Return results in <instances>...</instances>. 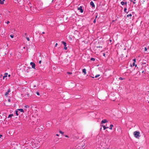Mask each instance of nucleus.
<instances>
[{
  "label": "nucleus",
  "mask_w": 149,
  "mask_h": 149,
  "mask_svg": "<svg viewBox=\"0 0 149 149\" xmlns=\"http://www.w3.org/2000/svg\"><path fill=\"white\" fill-rule=\"evenodd\" d=\"M134 136L137 138H138L139 137V132L137 131H135L133 133Z\"/></svg>",
  "instance_id": "f257e3e1"
},
{
  "label": "nucleus",
  "mask_w": 149,
  "mask_h": 149,
  "mask_svg": "<svg viewBox=\"0 0 149 149\" xmlns=\"http://www.w3.org/2000/svg\"><path fill=\"white\" fill-rule=\"evenodd\" d=\"M113 126V125H110V127L109 128L108 127H106L105 126H103V128L104 130H105L106 129H107L109 128L110 130H112V128Z\"/></svg>",
  "instance_id": "f03ea898"
},
{
  "label": "nucleus",
  "mask_w": 149,
  "mask_h": 149,
  "mask_svg": "<svg viewBox=\"0 0 149 149\" xmlns=\"http://www.w3.org/2000/svg\"><path fill=\"white\" fill-rule=\"evenodd\" d=\"M82 6H80L77 8L78 10L81 13H83L84 11L82 9Z\"/></svg>",
  "instance_id": "7ed1b4c3"
},
{
  "label": "nucleus",
  "mask_w": 149,
  "mask_h": 149,
  "mask_svg": "<svg viewBox=\"0 0 149 149\" xmlns=\"http://www.w3.org/2000/svg\"><path fill=\"white\" fill-rule=\"evenodd\" d=\"M38 4H40V5H38V8L39 9H40L42 8V3L41 2H39Z\"/></svg>",
  "instance_id": "20e7f679"
},
{
  "label": "nucleus",
  "mask_w": 149,
  "mask_h": 149,
  "mask_svg": "<svg viewBox=\"0 0 149 149\" xmlns=\"http://www.w3.org/2000/svg\"><path fill=\"white\" fill-rule=\"evenodd\" d=\"M62 43L64 45V49L65 50H67V47H66V43L64 42V41H62Z\"/></svg>",
  "instance_id": "39448f33"
},
{
  "label": "nucleus",
  "mask_w": 149,
  "mask_h": 149,
  "mask_svg": "<svg viewBox=\"0 0 149 149\" xmlns=\"http://www.w3.org/2000/svg\"><path fill=\"white\" fill-rule=\"evenodd\" d=\"M30 64L31 65L32 68L35 69L36 65L34 63L31 62L30 63Z\"/></svg>",
  "instance_id": "423d86ee"
},
{
  "label": "nucleus",
  "mask_w": 149,
  "mask_h": 149,
  "mask_svg": "<svg viewBox=\"0 0 149 149\" xmlns=\"http://www.w3.org/2000/svg\"><path fill=\"white\" fill-rule=\"evenodd\" d=\"M10 92V88L8 89L7 91L6 92L5 94V95L6 97L8 96V95L9 94V93Z\"/></svg>",
  "instance_id": "0eeeda50"
},
{
  "label": "nucleus",
  "mask_w": 149,
  "mask_h": 149,
  "mask_svg": "<svg viewBox=\"0 0 149 149\" xmlns=\"http://www.w3.org/2000/svg\"><path fill=\"white\" fill-rule=\"evenodd\" d=\"M115 130H121V128L120 127L117 126L115 128Z\"/></svg>",
  "instance_id": "6e6552de"
},
{
  "label": "nucleus",
  "mask_w": 149,
  "mask_h": 149,
  "mask_svg": "<svg viewBox=\"0 0 149 149\" xmlns=\"http://www.w3.org/2000/svg\"><path fill=\"white\" fill-rule=\"evenodd\" d=\"M90 4L91 5L92 7H94L95 6V5H94V3L92 1H91L90 3Z\"/></svg>",
  "instance_id": "1a4fd4ad"
},
{
  "label": "nucleus",
  "mask_w": 149,
  "mask_h": 149,
  "mask_svg": "<svg viewBox=\"0 0 149 149\" xmlns=\"http://www.w3.org/2000/svg\"><path fill=\"white\" fill-rule=\"evenodd\" d=\"M17 110H18V111H19V112H22L23 113L24 112V110L23 109H17Z\"/></svg>",
  "instance_id": "9d476101"
},
{
  "label": "nucleus",
  "mask_w": 149,
  "mask_h": 149,
  "mask_svg": "<svg viewBox=\"0 0 149 149\" xmlns=\"http://www.w3.org/2000/svg\"><path fill=\"white\" fill-rule=\"evenodd\" d=\"M24 96L26 98H28L29 97H30V96L29 93L26 94V95Z\"/></svg>",
  "instance_id": "9b49d317"
},
{
  "label": "nucleus",
  "mask_w": 149,
  "mask_h": 149,
  "mask_svg": "<svg viewBox=\"0 0 149 149\" xmlns=\"http://www.w3.org/2000/svg\"><path fill=\"white\" fill-rule=\"evenodd\" d=\"M82 72L84 73V75H85L86 74V69L85 68L83 69L82 70Z\"/></svg>",
  "instance_id": "f8f14e48"
},
{
  "label": "nucleus",
  "mask_w": 149,
  "mask_h": 149,
  "mask_svg": "<svg viewBox=\"0 0 149 149\" xmlns=\"http://www.w3.org/2000/svg\"><path fill=\"white\" fill-rule=\"evenodd\" d=\"M8 75V73H6L4 74V75L3 77V79H4L5 78L7 77Z\"/></svg>",
  "instance_id": "ddd939ff"
},
{
  "label": "nucleus",
  "mask_w": 149,
  "mask_h": 149,
  "mask_svg": "<svg viewBox=\"0 0 149 149\" xmlns=\"http://www.w3.org/2000/svg\"><path fill=\"white\" fill-rule=\"evenodd\" d=\"M5 0H0V4H3L4 3V1Z\"/></svg>",
  "instance_id": "4468645a"
},
{
  "label": "nucleus",
  "mask_w": 149,
  "mask_h": 149,
  "mask_svg": "<svg viewBox=\"0 0 149 149\" xmlns=\"http://www.w3.org/2000/svg\"><path fill=\"white\" fill-rule=\"evenodd\" d=\"M121 4L122 5H123L124 4L126 5L127 4V2H125V3L123 1H122L121 2Z\"/></svg>",
  "instance_id": "2eb2a0df"
},
{
  "label": "nucleus",
  "mask_w": 149,
  "mask_h": 149,
  "mask_svg": "<svg viewBox=\"0 0 149 149\" xmlns=\"http://www.w3.org/2000/svg\"><path fill=\"white\" fill-rule=\"evenodd\" d=\"M132 14H128L127 15V17H132Z\"/></svg>",
  "instance_id": "dca6fc26"
},
{
  "label": "nucleus",
  "mask_w": 149,
  "mask_h": 149,
  "mask_svg": "<svg viewBox=\"0 0 149 149\" xmlns=\"http://www.w3.org/2000/svg\"><path fill=\"white\" fill-rule=\"evenodd\" d=\"M130 1L131 2H132L134 4L136 3V2H135V1H136V0H130Z\"/></svg>",
  "instance_id": "f3484780"
},
{
  "label": "nucleus",
  "mask_w": 149,
  "mask_h": 149,
  "mask_svg": "<svg viewBox=\"0 0 149 149\" xmlns=\"http://www.w3.org/2000/svg\"><path fill=\"white\" fill-rule=\"evenodd\" d=\"M135 62H134L133 63H132V65L133 66H135V67H136V66H137V65H135Z\"/></svg>",
  "instance_id": "a211bd4d"
},
{
  "label": "nucleus",
  "mask_w": 149,
  "mask_h": 149,
  "mask_svg": "<svg viewBox=\"0 0 149 149\" xmlns=\"http://www.w3.org/2000/svg\"><path fill=\"white\" fill-rule=\"evenodd\" d=\"M18 111L17 110V109L15 111V114L17 116H18Z\"/></svg>",
  "instance_id": "6ab92c4d"
},
{
  "label": "nucleus",
  "mask_w": 149,
  "mask_h": 149,
  "mask_svg": "<svg viewBox=\"0 0 149 149\" xmlns=\"http://www.w3.org/2000/svg\"><path fill=\"white\" fill-rule=\"evenodd\" d=\"M13 116V114H10L9 115L8 118H10L12 117V116Z\"/></svg>",
  "instance_id": "aec40b11"
},
{
  "label": "nucleus",
  "mask_w": 149,
  "mask_h": 149,
  "mask_svg": "<svg viewBox=\"0 0 149 149\" xmlns=\"http://www.w3.org/2000/svg\"><path fill=\"white\" fill-rule=\"evenodd\" d=\"M58 139H58V138H56L54 140V141L55 142H57L58 141Z\"/></svg>",
  "instance_id": "412c9836"
},
{
  "label": "nucleus",
  "mask_w": 149,
  "mask_h": 149,
  "mask_svg": "<svg viewBox=\"0 0 149 149\" xmlns=\"http://www.w3.org/2000/svg\"><path fill=\"white\" fill-rule=\"evenodd\" d=\"M107 122V121L106 119H104L103 120V123H104Z\"/></svg>",
  "instance_id": "4be33fe9"
},
{
  "label": "nucleus",
  "mask_w": 149,
  "mask_h": 149,
  "mask_svg": "<svg viewBox=\"0 0 149 149\" xmlns=\"http://www.w3.org/2000/svg\"><path fill=\"white\" fill-rule=\"evenodd\" d=\"M103 56H105V57H106L108 56V54H107L106 56V54L104 53H103Z\"/></svg>",
  "instance_id": "5701e85b"
},
{
  "label": "nucleus",
  "mask_w": 149,
  "mask_h": 149,
  "mask_svg": "<svg viewBox=\"0 0 149 149\" xmlns=\"http://www.w3.org/2000/svg\"><path fill=\"white\" fill-rule=\"evenodd\" d=\"M100 76V74H97L96 76H95V77L96 78L99 77Z\"/></svg>",
  "instance_id": "b1692460"
},
{
  "label": "nucleus",
  "mask_w": 149,
  "mask_h": 149,
  "mask_svg": "<svg viewBox=\"0 0 149 149\" xmlns=\"http://www.w3.org/2000/svg\"><path fill=\"white\" fill-rule=\"evenodd\" d=\"M91 60L94 61L95 60V59L93 58H91Z\"/></svg>",
  "instance_id": "393cba45"
},
{
  "label": "nucleus",
  "mask_w": 149,
  "mask_h": 149,
  "mask_svg": "<svg viewBox=\"0 0 149 149\" xmlns=\"http://www.w3.org/2000/svg\"><path fill=\"white\" fill-rule=\"evenodd\" d=\"M111 42H112V40H109V43H110V44H111Z\"/></svg>",
  "instance_id": "a878e982"
},
{
  "label": "nucleus",
  "mask_w": 149,
  "mask_h": 149,
  "mask_svg": "<svg viewBox=\"0 0 149 149\" xmlns=\"http://www.w3.org/2000/svg\"><path fill=\"white\" fill-rule=\"evenodd\" d=\"M11 131H8V132H7V133H8L10 134L11 135V133L10 132ZM11 134H13L11 133Z\"/></svg>",
  "instance_id": "bb28decb"
},
{
  "label": "nucleus",
  "mask_w": 149,
  "mask_h": 149,
  "mask_svg": "<svg viewBox=\"0 0 149 149\" xmlns=\"http://www.w3.org/2000/svg\"><path fill=\"white\" fill-rule=\"evenodd\" d=\"M126 10H127L126 8H125L124 9V11L126 13H127L126 12Z\"/></svg>",
  "instance_id": "cd10ccee"
},
{
  "label": "nucleus",
  "mask_w": 149,
  "mask_h": 149,
  "mask_svg": "<svg viewBox=\"0 0 149 149\" xmlns=\"http://www.w3.org/2000/svg\"><path fill=\"white\" fill-rule=\"evenodd\" d=\"M29 106L28 105H26V106H25V108L26 109L29 108Z\"/></svg>",
  "instance_id": "c85d7f7f"
},
{
  "label": "nucleus",
  "mask_w": 149,
  "mask_h": 149,
  "mask_svg": "<svg viewBox=\"0 0 149 149\" xmlns=\"http://www.w3.org/2000/svg\"><path fill=\"white\" fill-rule=\"evenodd\" d=\"M10 37L11 38H13L14 37V35H10Z\"/></svg>",
  "instance_id": "c756f323"
},
{
  "label": "nucleus",
  "mask_w": 149,
  "mask_h": 149,
  "mask_svg": "<svg viewBox=\"0 0 149 149\" xmlns=\"http://www.w3.org/2000/svg\"><path fill=\"white\" fill-rule=\"evenodd\" d=\"M119 80H123L124 79L123 78L121 77L119 78Z\"/></svg>",
  "instance_id": "7c9ffc66"
},
{
  "label": "nucleus",
  "mask_w": 149,
  "mask_h": 149,
  "mask_svg": "<svg viewBox=\"0 0 149 149\" xmlns=\"http://www.w3.org/2000/svg\"><path fill=\"white\" fill-rule=\"evenodd\" d=\"M36 93L38 95H40L39 93L38 92H37Z\"/></svg>",
  "instance_id": "2f4dec72"
},
{
  "label": "nucleus",
  "mask_w": 149,
  "mask_h": 149,
  "mask_svg": "<svg viewBox=\"0 0 149 149\" xmlns=\"http://www.w3.org/2000/svg\"><path fill=\"white\" fill-rule=\"evenodd\" d=\"M26 38L28 41H29L30 40V39L28 37H26Z\"/></svg>",
  "instance_id": "473e14b6"
},
{
  "label": "nucleus",
  "mask_w": 149,
  "mask_h": 149,
  "mask_svg": "<svg viewBox=\"0 0 149 149\" xmlns=\"http://www.w3.org/2000/svg\"><path fill=\"white\" fill-rule=\"evenodd\" d=\"M59 132L61 134H63L64 132L62 131H59Z\"/></svg>",
  "instance_id": "72a5a7b5"
},
{
  "label": "nucleus",
  "mask_w": 149,
  "mask_h": 149,
  "mask_svg": "<svg viewBox=\"0 0 149 149\" xmlns=\"http://www.w3.org/2000/svg\"><path fill=\"white\" fill-rule=\"evenodd\" d=\"M133 61L134 62H135L136 61V58H134L133 59Z\"/></svg>",
  "instance_id": "f704fd0d"
},
{
  "label": "nucleus",
  "mask_w": 149,
  "mask_h": 149,
  "mask_svg": "<svg viewBox=\"0 0 149 149\" xmlns=\"http://www.w3.org/2000/svg\"><path fill=\"white\" fill-rule=\"evenodd\" d=\"M6 23H7V24H8L9 23H10V22H9V21H7L6 22Z\"/></svg>",
  "instance_id": "c9c22d12"
},
{
  "label": "nucleus",
  "mask_w": 149,
  "mask_h": 149,
  "mask_svg": "<svg viewBox=\"0 0 149 149\" xmlns=\"http://www.w3.org/2000/svg\"><path fill=\"white\" fill-rule=\"evenodd\" d=\"M95 22H96V19H95L94 20V21H93V23H95Z\"/></svg>",
  "instance_id": "e433bc0d"
},
{
  "label": "nucleus",
  "mask_w": 149,
  "mask_h": 149,
  "mask_svg": "<svg viewBox=\"0 0 149 149\" xmlns=\"http://www.w3.org/2000/svg\"><path fill=\"white\" fill-rule=\"evenodd\" d=\"M145 51H146L147 50V48L146 47H145Z\"/></svg>",
  "instance_id": "4c0bfd02"
},
{
  "label": "nucleus",
  "mask_w": 149,
  "mask_h": 149,
  "mask_svg": "<svg viewBox=\"0 0 149 149\" xmlns=\"http://www.w3.org/2000/svg\"><path fill=\"white\" fill-rule=\"evenodd\" d=\"M67 73L68 74H72V73L70 72H68Z\"/></svg>",
  "instance_id": "58836bf2"
},
{
  "label": "nucleus",
  "mask_w": 149,
  "mask_h": 149,
  "mask_svg": "<svg viewBox=\"0 0 149 149\" xmlns=\"http://www.w3.org/2000/svg\"><path fill=\"white\" fill-rule=\"evenodd\" d=\"M57 43H56L55 45V47H56L57 46Z\"/></svg>",
  "instance_id": "ea45409f"
},
{
  "label": "nucleus",
  "mask_w": 149,
  "mask_h": 149,
  "mask_svg": "<svg viewBox=\"0 0 149 149\" xmlns=\"http://www.w3.org/2000/svg\"><path fill=\"white\" fill-rule=\"evenodd\" d=\"M39 63H41V61H40L39 62Z\"/></svg>",
  "instance_id": "a19ab883"
},
{
  "label": "nucleus",
  "mask_w": 149,
  "mask_h": 149,
  "mask_svg": "<svg viewBox=\"0 0 149 149\" xmlns=\"http://www.w3.org/2000/svg\"><path fill=\"white\" fill-rule=\"evenodd\" d=\"M42 34H45V32H42Z\"/></svg>",
  "instance_id": "79ce46f5"
},
{
  "label": "nucleus",
  "mask_w": 149,
  "mask_h": 149,
  "mask_svg": "<svg viewBox=\"0 0 149 149\" xmlns=\"http://www.w3.org/2000/svg\"><path fill=\"white\" fill-rule=\"evenodd\" d=\"M56 135L57 136H59V135L58 134H56Z\"/></svg>",
  "instance_id": "37998d69"
},
{
  "label": "nucleus",
  "mask_w": 149,
  "mask_h": 149,
  "mask_svg": "<svg viewBox=\"0 0 149 149\" xmlns=\"http://www.w3.org/2000/svg\"><path fill=\"white\" fill-rule=\"evenodd\" d=\"M27 147H25V148H24V149H27Z\"/></svg>",
  "instance_id": "c03bdc74"
},
{
  "label": "nucleus",
  "mask_w": 149,
  "mask_h": 149,
  "mask_svg": "<svg viewBox=\"0 0 149 149\" xmlns=\"http://www.w3.org/2000/svg\"><path fill=\"white\" fill-rule=\"evenodd\" d=\"M101 123L102 124V120L101 121Z\"/></svg>",
  "instance_id": "a18cd8bd"
},
{
  "label": "nucleus",
  "mask_w": 149,
  "mask_h": 149,
  "mask_svg": "<svg viewBox=\"0 0 149 149\" xmlns=\"http://www.w3.org/2000/svg\"><path fill=\"white\" fill-rule=\"evenodd\" d=\"M92 77V78H95V77Z\"/></svg>",
  "instance_id": "49530a36"
},
{
  "label": "nucleus",
  "mask_w": 149,
  "mask_h": 149,
  "mask_svg": "<svg viewBox=\"0 0 149 149\" xmlns=\"http://www.w3.org/2000/svg\"><path fill=\"white\" fill-rule=\"evenodd\" d=\"M101 129H102V127H101L100 128V130H101Z\"/></svg>",
  "instance_id": "de8ad7c7"
},
{
  "label": "nucleus",
  "mask_w": 149,
  "mask_h": 149,
  "mask_svg": "<svg viewBox=\"0 0 149 149\" xmlns=\"http://www.w3.org/2000/svg\"><path fill=\"white\" fill-rule=\"evenodd\" d=\"M8 77H10V75L9 74L8 76Z\"/></svg>",
  "instance_id": "09e8293b"
},
{
  "label": "nucleus",
  "mask_w": 149,
  "mask_h": 149,
  "mask_svg": "<svg viewBox=\"0 0 149 149\" xmlns=\"http://www.w3.org/2000/svg\"><path fill=\"white\" fill-rule=\"evenodd\" d=\"M66 136V137H68V136H67V135H66V136Z\"/></svg>",
  "instance_id": "8fccbe9b"
},
{
  "label": "nucleus",
  "mask_w": 149,
  "mask_h": 149,
  "mask_svg": "<svg viewBox=\"0 0 149 149\" xmlns=\"http://www.w3.org/2000/svg\"><path fill=\"white\" fill-rule=\"evenodd\" d=\"M38 146H39V145H38V146H36V147H38Z\"/></svg>",
  "instance_id": "3c124183"
},
{
  "label": "nucleus",
  "mask_w": 149,
  "mask_h": 149,
  "mask_svg": "<svg viewBox=\"0 0 149 149\" xmlns=\"http://www.w3.org/2000/svg\"><path fill=\"white\" fill-rule=\"evenodd\" d=\"M36 87V86L35 85H34V86H33V87Z\"/></svg>",
  "instance_id": "603ef678"
},
{
  "label": "nucleus",
  "mask_w": 149,
  "mask_h": 149,
  "mask_svg": "<svg viewBox=\"0 0 149 149\" xmlns=\"http://www.w3.org/2000/svg\"><path fill=\"white\" fill-rule=\"evenodd\" d=\"M114 22V20H113L112 22Z\"/></svg>",
  "instance_id": "864d4df0"
},
{
  "label": "nucleus",
  "mask_w": 149,
  "mask_h": 149,
  "mask_svg": "<svg viewBox=\"0 0 149 149\" xmlns=\"http://www.w3.org/2000/svg\"><path fill=\"white\" fill-rule=\"evenodd\" d=\"M8 101L9 102L10 101V100L9 99L8 100Z\"/></svg>",
  "instance_id": "5fc2aeb1"
},
{
  "label": "nucleus",
  "mask_w": 149,
  "mask_h": 149,
  "mask_svg": "<svg viewBox=\"0 0 149 149\" xmlns=\"http://www.w3.org/2000/svg\"><path fill=\"white\" fill-rule=\"evenodd\" d=\"M148 48H149V47H148Z\"/></svg>",
  "instance_id": "6e6d98bb"
},
{
  "label": "nucleus",
  "mask_w": 149,
  "mask_h": 149,
  "mask_svg": "<svg viewBox=\"0 0 149 149\" xmlns=\"http://www.w3.org/2000/svg\"><path fill=\"white\" fill-rule=\"evenodd\" d=\"M54 0H52V1H53Z\"/></svg>",
  "instance_id": "4d7b16f0"
}]
</instances>
